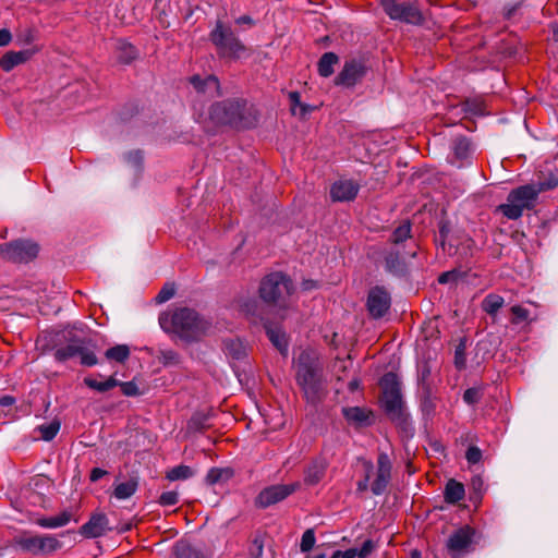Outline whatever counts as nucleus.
Segmentation results:
<instances>
[{
	"label": "nucleus",
	"instance_id": "35",
	"mask_svg": "<svg viewBox=\"0 0 558 558\" xmlns=\"http://www.w3.org/2000/svg\"><path fill=\"white\" fill-rule=\"evenodd\" d=\"M375 548V543L372 539H366L360 549L350 548L345 551H340V558H366Z\"/></svg>",
	"mask_w": 558,
	"mask_h": 558
},
{
	"label": "nucleus",
	"instance_id": "56",
	"mask_svg": "<svg viewBox=\"0 0 558 558\" xmlns=\"http://www.w3.org/2000/svg\"><path fill=\"white\" fill-rule=\"evenodd\" d=\"M465 458H466L469 463L476 464L482 459V451H481V449L478 447L471 446L466 450Z\"/></svg>",
	"mask_w": 558,
	"mask_h": 558
},
{
	"label": "nucleus",
	"instance_id": "12",
	"mask_svg": "<svg viewBox=\"0 0 558 558\" xmlns=\"http://www.w3.org/2000/svg\"><path fill=\"white\" fill-rule=\"evenodd\" d=\"M299 488V482L292 484H277L268 486L258 494L255 499V505L263 509L268 508L279 501H282Z\"/></svg>",
	"mask_w": 558,
	"mask_h": 558
},
{
	"label": "nucleus",
	"instance_id": "28",
	"mask_svg": "<svg viewBox=\"0 0 558 558\" xmlns=\"http://www.w3.org/2000/svg\"><path fill=\"white\" fill-rule=\"evenodd\" d=\"M339 62V57L335 52L324 53L317 64L318 73L323 77H329L333 73V66Z\"/></svg>",
	"mask_w": 558,
	"mask_h": 558
},
{
	"label": "nucleus",
	"instance_id": "25",
	"mask_svg": "<svg viewBox=\"0 0 558 558\" xmlns=\"http://www.w3.org/2000/svg\"><path fill=\"white\" fill-rule=\"evenodd\" d=\"M71 512L63 511L54 517L39 518L36 520V524L45 529H57L66 525L71 521Z\"/></svg>",
	"mask_w": 558,
	"mask_h": 558
},
{
	"label": "nucleus",
	"instance_id": "30",
	"mask_svg": "<svg viewBox=\"0 0 558 558\" xmlns=\"http://www.w3.org/2000/svg\"><path fill=\"white\" fill-rule=\"evenodd\" d=\"M180 2L181 0H156L155 9L160 15H163L165 19L178 17Z\"/></svg>",
	"mask_w": 558,
	"mask_h": 558
},
{
	"label": "nucleus",
	"instance_id": "46",
	"mask_svg": "<svg viewBox=\"0 0 558 558\" xmlns=\"http://www.w3.org/2000/svg\"><path fill=\"white\" fill-rule=\"evenodd\" d=\"M363 470H364V477L363 480L357 482V492L363 493L368 489V484L372 475L374 474V464L369 460H363L362 461Z\"/></svg>",
	"mask_w": 558,
	"mask_h": 558
},
{
	"label": "nucleus",
	"instance_id": "51",
	"mask_svg": "<svg viewBox=\"0 0 558 558\" xmlns=\"http://www.w3.org/2000/svg\"><path fill=\"white\" fill-rule=\"evenodd\" d=\"M314 545H315V533H314V530L308 529L302 535L301 545H300L301 550L303 553L310 551L314 547Z\"/></svg>",
	"mask_w": 558,
	"mask_h": 558
},
{
	"label": "nucleus",
	"instance_id": "42",
	"mask_svg": "<svg viewBox=\"0 0 558 558\" xmlns=\"http://www.w3.org/2000/svg\"><path fill=\"white\" fill-rule=\"evenodd\" d=\"M209 416L205 413H195L187 422L186 429L191 433L202 432L208 428Z\"/></svg>",
	"mask_w": 558,
	"mask_h": 558
},
{
	"label": "nucleus",
	"instance_id": "37",
	"mask_svg": "<svg viewBox=\"0 0 558 558\" xmlns=\"http://www.w3.org/2000/svg\"><path fill=\"white\" fill-rule=\"evenodd\" d=\"M177 558H204L203 553L186 542H178L174 547Z\"/></svg>",
	"mask_w": 558,
	"mask_h": 558
},
{
	"label": "nucleus",
	"instance_id": "61",
	"mask_svg": "<svg viewBox=\"0 0 558 558\" xmlns=\"http://www.w3.org/2000/svg\"><path fill=\"white\" fill-rule=\"evenodd\" d=\"M289 97H290V100H291V104H292V111H294V106H296V105L301 106L302 112L306 111L305 106L300 104V94L299 93L292 92V93H290Z\"/></svg>",
	"mask_w": 558,
	"mask_h": 558
},
{
	"label": "nucleus",
	"instance_id": "62",
	"mask_svg": "<svg viewBox=\"0 0 558 558\" xmlns=\"http://www.w3.org/2000/svg\"><path fill=\"white\" fill-rule=\"evenodd\" d=\"M106 474H107V471L99 469V468H95L92 470L89 478L92 482H97Z\"/></svg>",
	"mask_w": 558,
	"mask_h": 558
},
{
	"label": "nucleus",
	"instance_id": "26",
	"mask_svg": "<svg viewBox=\"0 0 558 558\" xmlns=\"http://www.w3.org/2000/svg\"><path fill=\"white\" fill-rule=\"evenodd\" d=\"M116 53L118 61L123 64H130L137 58L136 48L123 40L117 43Z\"/></svg>",
	"mask_w": 558,
	"mask_h": 558
},
{
	"label": "nucleus",
	"instance_id": "24",
	"mask_svg": "<svg viewBox=\"0 0 558 558\" xmlns=\"http://www.w3.org/2000/svg\"><path fill=\"white\" fill-rule=\"evenodd\" d=\"M233 475L234 472L231 468H211L208 471L205 481L208 485L223 484L231 480Z\"/></svg>",
	"mask_w": 558,
	"mask_h": 558
},
{
	"label": "nucleus",
	"instance_id": "40",
	"mask_svg": "<svg viewBox=\"0 0 558 558\" xmlns=\"http://www.w3.org/2000/svg\"><path fill=\"white\" fill-rule=\"evenodd\" d=\"M409 239H411V225L409 221H405L395 229L390 241L393 244V247H400V245Z\"/></svg>",
	"mask_w": 558,
	"mask_h": 558
},
{
	"label": "nucleus",
	"instance_id": "8",
	"mask_svg": "<svg viewBox=\"0 0 558 558\" xmlns=\"http://www.w3.org/2000/svg\"><path fill=\"white\" fill-rule=\"evenodd\" d=\"M15 545L25 553L49 555L61 548V542L52 535L23 533L14 538Z\"/></svg>",
	"mask_w": 558,
	"mask_h": 558
},
{
	"label": "nucleus",
	"instance_id": "49",
	"mask_svg": "<svg viewBox=\"0 0 558 558\" xmlns=\"http://www.w3.org/2000/svg\"><path fill=\"white\" fill-rule=\"evenodd\" d=\"M37 38L35 29L31 27H26L24 29H21L16 34V40L21 45H31L34 43Z\"/></svg>",
	"mask_w": 558,
	"mask_h": 558
},
{
	"label": "nucleus",
	"instance_id": "54",
	"mask_svg": "<svg viewBox=\"0 0 558 558\" xmlns=\"http://www.w3.org/2000/svg\"><path fill=\"white\" fill-rule=\"evenodd\" d=\"M179 501L177 492H165L160 495L158 502L161 506H174Z\"/></svg>",
	"mask_w": 558,
	"mask_h": 558
},
{
	"label": "nucleus",
	"instance_id": "5",
	"mask_svg": "<svg viewBox=\"0 0 558 558\" xmlns=\"http://www.w3.org/2000/svg\"><path fill=\"white\" fill-rule=\"evenodd\" d=\"M245 102L240 99H228L210 106L208 117L203 122L207 129L231 125L243 126Z\"/></svg>",
	"mask_w": 558,
	"mask_h": 558
},
{
	"label": "nucleus",
	"instance_id": "21",
	"mask_svg": "<svg viewBox=\"0 0 558 558\" xmlns=\"http://www.w3.org/2000/svg\"><path fill=\"white\" fill-rule=\"evenodd\" d=\"M190 82L197 93L208 94L211 97L220 95L219 81L214 75H207L205 78L194 75L190 78Z\"/></svg>",
	"mask_w": 558,
	"mask_h": 558
},
{
	"label": "nucleus",
	"instance_id": "27",
	"mask_svg": "<svg viewBox=\"0 0 558 558\" xmlns=\"http://www.w3.org/2000/svg\"><path fill=\"white\" fill-rule=\"evenodd\" d=\"M464 486L454 480L448 481L445 487V500L448 504H457L464 498Z\"/></svg>",
	"mask_w": 558,
	"mask_h": 558
},
{
	"label": "nucleus",
	"instance_id": "38",
	"mask_svg": "<svg viewBox=\"0 0 558 558\" xmlns=\"http://www.w3.org/2000/svg\"><path fill=\"white\" fill-rule=\"evenodd\" d=\"M505 301L502 296L490 293L486 295L485 299L483 300L482 308L488 315L494 316L502 307Z\"/></svg>",
	"mask_w": 558,
	"mask_h": 558
},
{
	"label": "nucleus",
	"instance_id": "18",
	"mask_svg": "<svg viewBox=\"0 0 558 558\" xmlns=\"http://www.w3.org/2000/svg\"><path fill=\"white\" fill-rule=\"evenodd\" d=\"M360 190V185L352 180H338L330 187V197L333 202L353 201Z\"/></svg>",
	"mask_w": 558,
	"mask_h": 558
},
{
	"label": "nucleus",
	"instance_id": "9",
	"mask_svg": "<svg viewBox=\"0 0 558 558\" xmlns=\"http://www.w3.org/2000/svg\"><path fill=\"white\" fill-rule=\"evenodd\" d=\"M384 11L392 20L420 25L424 22L423 14L415 1L399 2L398 0H380Z\"/></svg>",
	"mask_w": 558,
	"mask_h": 558
},
{
	"label": "nucleus",
	"instance_id": "59",
	"mask_svg": "<svg viewBox=\"0 0 558 558\" xmlns=\"http://www.w3.org/2000/svg\"><path fill=\"white\" fill-rule=\"evenodd\" d=\"M12 40L11 32L7 28L0 29V47H4Z\"/></svg>",
	"mask_w": 558,
	"mask_h": 558
},
{
	"label": "nucleus",
	"instance_id": "39",
	"mask_svg": "<svg viewBox=\"0 0 558 558\" xmlns=\"http://www.w3.org/2000/svg\"><path fill=\"white\" fill-rule=\"evenodd\" d=\"M194 473L195 472L193 471V469L191 466L180 464V465H177V466L168 470L166 473V478L171 482L184 481V480L191 478L194 475Z\"/></svg>",
	"mask_w": 558,
	"mask_h": 558
},
{
	"label": "nucleus",
	"instance_id": "63",
	"mask_svg": "<svg viewBox=\"0 0 558 558\" xmlns=\"http://www.w3.org/2000/svg\"><path fill=\"white\" fill-rule=\"evenodd\" d=\"M235 23L238 25H248V26L254 25V21L250 15H242V16L238 17L235 20Z\"/></svg>",
	"mask_w": 558,
	"mask_h": 558
},
{
	"label": "nucleus",
	"instance_id": "7",
	"mask_svg": "<svg viewBox=\"0 0 558 558\" xmlns=\"http://www.w3.org/2000/svg\"><path fill=\"white\" fill-rule=\"evenodd\" d=\"M537 197L534 185H521L508 194L507 203L499 205L498 210L508 219L517 220L525 209L530 210L535 206Z\"/></svg>",
	"mask_w": 558,
	"mask_h": 558
},
{
	"label": "nucleus",
	"instance_id": "64",
	"mask_svg": "<svg viewBox=\"0 0 558 558\" xmlns=\"http://www.w3.org/2000/svg\"><path fill=\"white\" fill-rule=\"evenodd\" d=\"M128 158H129V160H133L134 162L142 161V156H141L140 151L130 153L128 155Z\"/></svg>",
	"mask_w": 558,
	"mask_h": 558
},
{
	"label": "nucleus",
	"instance_id": "6",
	"mask_svg": "<svg viewBox=\"0 0 558 558\" xmlns=\"http://www.w3.org/2000/svg\"><path fill=\"white\" fill-rule=\"evenodd\" d=\"M294 292L292 280L282 272L266 276L259 286L260 298L269 304L287 307Z\"/></svg>",
	"mask_w": 558,
	"mask_h": 558
},
{
	"label": "nucleus",
	"instance_id": "22",
	"mask_svg": "<svg viewBox=\"0 0 558 558\" xmlns=\"http://www.w3.org/2000/svg\"><path fill=\"white\" fill-rule=\"evenodd\" d=\"M327 462L323 459L312 461L304 471V482L307 485H316L325 476Z\"/></svg>",
	"mask_w": 558,
	"mask_h": 558
},
{
	"label": "nucleus",
	"instance_id": "1",
	"mask_svg": "<svg viewBox=\"0 0 558 558\" xmlns=\"http://www.w3.org/2000/svg\"><path fill=\"white\" fill-rule=\"evenodd\" d=\"M295 378L308 403L317 404L326 397L323 365L315 351L304 350L295 362Z\"/></svg>",
	"mask_w": 558,
	"mask_h": 558
},
{
	"label": "nucleus",
	"instance_id": "31",
	"mask_svg": "<svg viewBox=\"0 0 558 558\" xmlns=\"http://www.w3.org/2000/svg\"><path fill=\"white\" fill-rule=\"evenodd\" d=\"M534 189L539 194L542 192L551 191L558 186V177L556 172L549 171L548 173L542 172V175L538 178V181L532 183Z\"/></svg>",
	"mask_w": 558,
	"mask_h": 558
},
{
	"label": "nucleus",
	"instance_id": "14",
	"mask_svg": "<svg viewBox=\"0 0 558 558\" xmlns=\"http://www.w3.org/2000/svg\"><path fill=\"white\" fill-rule=\"evenodd\" d=\"M474 535L475 530L469 525H464L456 530L446 543V547L450 556L452 558H460L462 555L468 553Z\"/></svg>",
	"mask_w": 558,
	"mask_h": 558
},
{
	"label": "nucleus",
	"instance_id": "36",
	"mask_svg": "<svg viewBox=\"0 0 558 558\" xmlns=\"http://www.w3.org/2000/svg\"><path fill=\"white\" fill-rule=\"evenodd\" d=\"M138 487V482L131 478L128 482L120 483L114 487L113 496L118 499H128L135 494Z\"/></svg>",
	"mask_w": 558,
	"mask_h": 558
},
{
	"label": "nucleus",
	"instance_id": "34",
	"mask_svg": "<svg viewBox=\"0 0 558 558\" xmlns=\"http://www.w3.org/2000/svg\"><path fill=\"white\" fill-rule=\"evenodd\" d=\"M452 150L456 158L463 160L466 159L472 153V145L469 138L458 136L453 140Z\"/></svg>",
	"mask_w": 558,
	"mask_h": 558
},
{
	"label": "nucleus",
	"instance_id": "13",
	"mask_svg": "<svg viewBox=\"0 0 558 558\" xmlns=\"http://www.w3.org/2000/svg\"><path fill=\"white\" fill-rule=\"evenodd\" d=\"M367 73L364 60L350 59L343 64L342 70L335 78V84L347 88L353 87L362 81Z\"/></svg>",
	"mask_w": 558,
	"mask_h": 558
},
{
	"label": "nucleus",
	"instance_id": "29",
	"mask_svg": "<svg viewBox=\"0 0 558 558\" xmlns=\"http://www.w3.org/2000/svg\"><path fill=\"white\" fill-rule=\"evenodd\" d=\"M266 333L271 341V343L276 347V349L283 355L288 353V341L284 332H282L279 328H271L266 326Z\"/></svg>",
	"mask_w": 558,
	"mask_h": 558
},
{
	"label": "nucleus",
	"instance_id": "17",
	"mask_svg": "<svg viewBox=\"0 0 558 558\" xmlns=\"http://www.w3.org/2000/svg\"><path fill=\"white\" fill-rule=\"evenodd\" d=\"M416 256L415 250L405 251L392 247L385 257L386 269L395 275H402L407 270V259Z\"/></svg>",
	"mask_w": 558,
	"mask_h": 558
},
{
	"label": "nucleus",
	"instance_id": "4",
	"mask_svg": "<svg viewBox=\"0 0 558 558\" xmlns=\"http://www.w3.org/2000/svg\"><path fill=\"white\" fill-rule=\"evenodd\" d=\"M383 390L381 402L386 414L398 425H405L408 415L401 396L400 381L397 374L386 373L380 381Z\"/></svg>",
	"mask_w": 558,
	"mask_h": 558
},
{
	"label": "nucleus",
	"instance_id": "41",
	"mask_svg": "<svg viewBox=\"0 0 558 558\" xmlns=\"http://www.w3.org/2000/svg\"><path fill=\"white\" fill-rule=\"evenodd\" d=\"M108 360L119 363L125 362L130 356V348L126 344H117L105 352Z\"/></svg>",
	"mask_w": 558,
	"mask_h": 558
},
{
	"label": "nucleus",
	"instance_id": "58",
	"mask_svg": "<svg viewBox=\"0 0 558 558\" xmlns=\"http://www.w3.org/2000/svg\"><path fill=\"white\" fill-rule=\"evenodd\" d=\"M484 481L480 475H474L471 478V487L475 493L481 494L483 490Z\"/></svg>",
	"mask_w": 558,
	"mask_h": 558
},
{
	"label": "nucleus",
	"instance_id": "52",
	"mask_svg": "<svg viewBox=\"0 0 558 558\" xmlns=\"http://www.w3.org/2000/svg\"><path fill=\"white\" fill-rule=\"evenodd\" d=\"M118 386L121 388V391L124 396L135 397L140 395V390L137 385L134 381H120Z\"/></svg>",
	"mask_w": 558,
	"mask_h": 558
},
{
	"label": "nucleus",
	"instance_id": "33",
	"mask_svg": "<svg viewBox=\"0 0 558 558\" xmlns=\"http://www.w3.org/2000/svg\"><path fill=\"white\" fill-rule=\"evenodd\" d=\"M84 384L98 392H107L114 387H118L119 380L114 376H110L105 381H98L92 377H85Z\"/></svg>",
	"mask_w": 558,
	"mask_h": 558
},
{
	"label": "nucleus",
	"instance_id": "2",
	"mask_svg": "<svg viewBox=\"0 0 558 558\" xmlns=\"http://www.w3.org/2000/svg\"><path fill=\"white\" fill-rule=\"evenodd\" d=\"M159 324L165 331L177 335L185 342L201 340L211 328V324L208 320L199 316L194 310L187 307L161 314L159 316Z\"/></svg>",
	"mask_w": 558,
	"mask_h": 558
},
{
	"label": "nucleus",
	"instance_id": "44",
	"mask_svg": "<svg viewBox=\"0 0 558 558\" xmlns=\"http://www.w3.org/2000/svg\"><path fill=\"white\" fill-rule=\"evenodd\" d=\"M430 374H432V369H430L429 364L427 362H424L423 364H421V366L418 368V375H417V380H418L421 391L433 389Z\"/></svg>",
	"mask_w": 558,
	"mask_h": 558
},
{
	"label": "nucleus",
	"instance_id": "16",
	"mask_svg": "<svg viewBox=\"0 0 558 558\" xmlns=\"http://www.w3.org/2000/svg\"><path fill=\"white\" fill-rule=\"evenodd\" d=\"M391 461L387 453L380 452L377 459L376 477L371 485V490L374 495H381L391 478Z\"/></svg>",
	"mask_w": 558,
	"mask_h": 558
},
{
	"label": "nucleus",
	"instance_id": "23",
	"mask_svg": "<svg viewBox=\"0 0 558 558\" xmlns=\"http://www.w3.org/2000/svg\"><path fill=\"white\" fill-rule=\"evenodd\" d=\"M342 414L349 423L364 425L368 424L371 412L365 408L349 407L342 409Z\"/></svg>",
	"mask_w": 558,
	"mask_h": 558
},
{
	"label": "nucleus",
	"instance_id": "53",
	"mask_svg": "<svg viewBox=\"0 0 558 558\" xmlns=\"http://www.w3.org/2000/svg\"><path fill=\"white\" fill-rule=\"evenodd\" d=\"M450 233V226L447 221H441L439 225V233L437 236V241L441 244V246H445V244L448 242L449 245H452L451 240L449 239Z\"/></svg>",
	"mask_w": 558,
	"mask_h": 558
},
{
	"label": "nucleus",
	"instance_id": "20",
	"mask_svg": "<svg viewBox=\"0 0 558 558\" xmlns=\"http://www.w3.org/2000/svg\"><path fill=\"white\" fill-rule=\"evenodd\" d=\"M108 527V519L104 513L94 514L88 522L81 527V533L86 537H99L104 535Z\"/></svg>",
	"mask_w": 558,
	"mask_h": 558
},
{
	"label": "nucleus",
	"instance_id": "48",
	"mask_svg": "<svg viewBox=\"0 0 558 558\" xmlns=\"http://www.w3.org/2000/svg\"><path fill=\"white\" fill-rule=\"evenodd\" d=\"M422 393V402L421 407L424 413L430 414L435 410V400L432 390H423Z\"/></svg>",
	"mask_w": 558,
	"mask_h": 558
},
{
	"label": "nucleus",
	"instance_id": "19",
	"mask_svg": "<svg viewBox=\"0 0 558 558\" xmlns=\"http://www.w3.org/2000/svg\"><path fill=\"white\" fill-rule=\"evenodd\" d=\"M38 49H25L21 51H8L0 59V68L4 72L12 71L15 66L27 62Z\"/></svg>",
	"mask_w": 558,
	"mask_h": 558
},
{
	"label": "nucleus",
	"instance_id": "32",
	"mask_svg": "<svg viewBox=\"0 0 558 558\" xmlns=\"http://www.w3.org/2000/svg\"><path fill=\"white\" fill-rule=\"evenodd\" d=\"M225 351L228 356L240 361L246 356V348L239 339H230L225 341Z\"/></svg>",
	"mask_w": 558,
	"mask_h": 558
},
{
	"label": "nucleus",
	"instance_id": "43",
	"mask_svg": "<svg viewBox=\"0 0 558 558\" xmlns=\"http://www.w3.org/2000/svg\"><path fill=\"white\" fill-rule=\"evenodd\" d=\"M60 429V422L52 421L49 424L39 425L36 430L39 433V438L46 441L52 440Z\"/></svg>",
	"mask_w": 558,
	"mask_h": 558
},
{
	"label": "nucleus",
	"instance_id": "50",
	"mask_svg": "<svg viewBox=\"0 0 558 558\" xmlns=\"http://www.w3.org/2000/svg\"><path fill=\"white\" fill-rule=\"evenodd\" d=\"M175 294L174 283H166L156 296L158 303H165L172 299Z\"/></svg>",
	"mask_w": 558,
	"mask_h": 558
},
{
	"label": "nucleus",
	"instance_id": "47",
	"mask_svg": "<svg viewBox=\"0 0 558 558\" xmlns=\"http://www.w3.org/2000/svg\"><path fill=\"white\" fill-rule=\"evenodd\" d=\"M465 350L466 343L465 340L462 339L454 350V365L458 369H463L466 365Z\"/></svg>",
	"mask_w": 558,
	"mask_h": 558
},
{
	"label": "nucleus",
	"instance_id": "60",
	"mask_svg": "<svg viewBox=\"0 0 558 558\" xmlns=\"http://www.w3.org/2000/svg\"><path fill=\"white\" fill-rule=\"evenodd\" d=\"M457 278V271L452 270V271H446V272H442L439 277H438V282L439 283H448L452 280H454Z\"/></svg>",
	"mask_w": 558,
	"mask_h": 558
},
{
	"label": "nucleus",
	"instance_id": "15",
	"mask_svg": "<svg viewBox=\"0 0 558 558\" xmlns=\"http://www.w3.org/2000/svg\"><path fill=\"white\" fill-rule=\"evenodd\" d=\"M390 295L384 288L375 287L369 290L366 306L373 318L383 317L390 308Z\"/></svg>",
	"mask_w": 558,
	"mask_h": 558
},
{
	"label": "nucleus",
	"instance_id": "55",
	"mask_svg": "<svg viewBox=\"0 0 558 558\" xmlns=\"http://www.w3.org/2000/svg\"><path fill=\"white\" fill-rule=\"evenodd\" d=\"M482 392L478 388H469L463 393V400L468 404H475L480 401Z\"/></svg>",
	"mask_w": 558,
	"mask_h": 558
},
{
	"label": "nucleus",
	"instance_id": "10",
	"mask_svg": "<svg viewBox=\"0 0 558 558\" xmlns=\"http://www.w3.org/2000/svg\"><path fill=\"white\" fill-rule=\"evenodd\" d=\"M54 359L58 362H65L73 357H80V363L84 366H94L98 364V359L94 351L87 345L85 339H75L66 345L59 347L54 351Z\"/></svg>",
	"mask_w": 558,
	"mask_h": 558
},
{
	"label": "nucleus",
	"instance_id": "11",
	"mask_svg": "<svg viewBox=\"0 0 558 558\" xmlns=\"http://www.w3.org/2000/svg\"><path fill=\"white\" fill-rule=\"evenodd\" d=\"M38 251V245L27 240H15L0 244V256L13 263L31 262L37 256Z\"/></svg>",
	"mask_w": 558,
	"mask_h": 558
},
{
	"label": "nucleus",
	"instance_id": "45",
	"mask_svg": "<svg viewBox=\"0 0 558 558\" xmlns=\"http://www.w3.org/2000/svg\"><path fill=\"white\" fill-rule=\"evenodd\" d=\"M158 361L166 367L180 364V355L174 350H160L157 355Z\"/></svg>",
	"mask_w": 558,
	"mask_h": 558
},
{
	"label": "nucleus",
	"instance_id": "3",
	"mask_svg": "<svg viewBox=\"0 0 558 558\" xmlns=\"http://www.w3.org/2000/svg\"><path fill=\"white\" fill-rule=\"evenodd\" d=\"M209 39L216 48L219 58L240 60L250 56V49L235 36L230 26L217 21L209 33Z\"/></svg>",
	"mask_w": 558,
	"mask_h": 558
},
{
	"label": "nucleus",
	"instance_id": "57",
	"mask_svg": "<svg viewBox=\"0 0 558 558\" xmlns=\"http://www.w3.org/2000/svg\"><path fill=\"white\" fill-rule=\"evenodd\" d=\"M511 313L514 315V319L512 320L514 324L526 320L529 317V311L520 305L512 306Z\"/></svg>",
	"mask_w": 558,
	"mask_h": 558
}]
</instances>
